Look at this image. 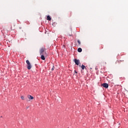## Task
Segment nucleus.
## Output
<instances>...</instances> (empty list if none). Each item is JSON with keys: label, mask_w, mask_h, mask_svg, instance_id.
Here are the masks:
<instances>
[{"label": "nucleus", "mask_w": 128, "mask_h": 128, "mask_svg": "<svg viewBox=\"0 0 128 128\" xmlns=\"http://www.w3.org/2000/svg\"><path fill=\"white\" fill-rule=\"evenodd\" d=\"M40 55H46V48H42L40 50Z\"/></svg>", "instance_id": "f257e3e1"}, {"label": "nucleus", "mask_w": 128, "mask_h": 128, "mask_svg": "<svg viewBox=\"0 0 128 128\" xmlns=\"http://www.w3.org/2000/svg\"><path fill=\"white\" fill-rule=\"evenodd\" d=\"M26 63L28 64L27 66L28 70H30V68H32V65L30 64V61L28 60H26Z\"/></svg>", "instance_id": "f03ea898"}, {"label": "nucleus", "mask_w": 128, "mask_h": 128, "mask_svg": "<svg viewBox=\"0 0 128 128\" xmlns=\"http://www.w3.org/2000/svg\"><path fill=\"white\" fill-rule=\"evenodd\" d=\"M102 86L105 88H108V84L106 83H104L102 84Z\"/></svg>", "instance_id": "7ed1b4c3"}, {"label": "nucleus", "mask_w": 128, "mask_h": 128, "mask_svg": "<svg viewBox=\"0 0 128 128\" xmlns=\"http://www.w3.org/2000/svg\"><path fill=\"white\" fill-rule=\"evenodd\" d=\"M74 62H75L76 64V66H78V64H80V60L77 59H74Z\"/></svg>", "instance_id": "20e7f679"}, {"label": "nucleus", "mask_w": 128, "mask_h": 128, "mask_svg": "<svg viewBox=\"0 0 128 128\" xmlns=\"http://www.w3.org/2000/svg\"><path fill=\"white\" fill-rule=\"evenodd\" d=\"M44 56H46V55H41L40 58L41 60H46V58H44Z\"/></svg>", "instance_id": "39448f33"}, {"label": "nucleus", "mask_w": 128, "mask_h": 128, "mask_svg": "<svg viewBox=\"0 0 128 128\" xmlns=\"http://www.w3.org/2000/svg\"><path fill=\"white\" fill-rule=\"evenodd\" d=\"M28 98H29V100H34V96H30V95H28Z\"/></svg>", "instance_id": "423d86ee"}, {"label": "nucleus", "mask_w": 128, "mask_h": 128, "mask_svg": "<svg viewBox=\"0 0 128 128\" xmlns=\"http://www.w3.org/2000/svg\"><path fill=\"white\" fill-rule=\"evenodd\" d=\"M78 52H82V48H78Z\"/></svg>", "instance_id": "0eeeda50"}, {"label": "nucleus", "mask_w": 128, "mask_h": 128, "mask_svg": "<svg viewBox=\"0 0 128 128\" xmlns=\"http://www.w3.org/2000/svg\"><path fill=\"white\" fill-rule=\"evenodd\" d=\"M47 20H51L52 18H50V16H47Z\"/></svg>", "instance_id": "6e6552de"}, {"label": "nucleus", "mask_w": 128, "mask_h": 128, "mask_svg": "<svg viewBox=\"0 0 128 128\" xmlns=\"http://www.w3.org/2000/svg\"><path fill=\"white\" fill-rule=\"evenodd\" d=\"M81 68L82 70H84V68H86V66H84V65H82Z\"/></svg>", "instance_id": "1a4fd4ad"}, {"label": "nucleus", "mask_w": 128, "mask_h": 128, "mask_svg": "<svg viewBox=\"0 0 128 128\" xmlns=\"http://www.w3.org/2000/svg\"><path fill=\"white\" fill-rule=\"evenodd\" d=\"M68 36H72V33L70 34H68Z\"/></svg>", "instance_id": "9d476101"}, {"label": "nucleus", "mask_w": 128, "mask_h": 128, "mask_svg": "<svg viewBox=\"0 0 128 128\" xmlns=\"http://www.w3.org/2000/svg\"><path fill=\"white\" fill-rule=\"evenodd\" d=\"M78 42L79 45H80V40H78Z\"/></svg>", "instance_id": "9b49d317"}, {"label": "nucleus", "mask_w": 128, "mask_h": 128, "mask_svg": "<svg viewBox=\"0 0 128 128\" xmlns=\"http://www.w3.org/2000/svg\"><path fill=\"white\" fill-rule=\"evenodd\" d=\"M20 98H22V100H24V96H21Z\"/></svg>", "instance_id": "f8f14e48"}, {"label": "nucleus", "mask_w": 128, "mask_h": 128, "mask_svg": "<svg viewBox=\"0 0 128 128\" xmlns=\"http://www.w3.org/2000/svg\"><path fill=\"white\" fill-rule=\"evenodd\" d=\"M54 70V66H53L52 68V70Z\"/></svg>", "instance_id": "ddd939ff"}, {"label": "nucleus", "mask_w": 128, "mask_h": 128, "mask_svg": "<svg viewBox=\"0 0 128 128\" xmlns=\"http://www.w3.org/2000/svg\"><path fill=\"white\" fill-rule=\"evenodd\" d=\"M74 72H75V74H78V72L76 70H74Z\"/></svg>", "instance_id": "4468645a"}]
</instances>
